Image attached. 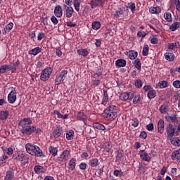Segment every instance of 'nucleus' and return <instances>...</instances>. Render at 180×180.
<instances>
[{"label":"nucleus","mask_w":180,"mask_h":180,"mask_svg":"<svg viewBox=\"0 0 180 180\" xmlns=\"http://www.w3.org/2000/svg\"><path fill=\"white\" fill-rule=\"evenodd\" d=\"M170 140L171 144L175 147L180 146V138L179 137H172Z\"/></svg>","instance_id":"obj_25"},{"label":"nucleus","mask_w":180,"mask_h":180,"mask_svg":"<svg viewBox=\"0 0 180 180\" xmlns=\"http://www.w3.org/2000/svg\"><path fill=\"white\" fill-rule=\"evenodd\" d=\"M15 71V67L13 66L12 64L10 65H4L0 67V74H4L5 72H8V71Z\"/></svg>","instance_id":"obj_7"},{"label":"nucleus","mask_w":180,"mask_h":180,"mask_svg":"<svg viewBox=\"0 0 180 180\" xmlns=\"http://www.w3.org/2000/svg\"><path fill=\"white\" fill-rule=\"evenodd\" d=\"M102 5V0H92L91 1V6H101Z\"/></svg>","instance_id":"obj_48"},{"label":"nucleus","mask_w":180,"mask_h":180,"mask_svg":"<svg viewBox=\"0 0 180 180\" xmlns=\"http://www.w3.org/2000/svg\"><path fill=\"white\" fill-rule=\"evenodd\" d=\"M13 176H14L13 170L11 169L10 171H7L4 180H12L13 179Z\"/></svg>","instance_id":"obj_37"},{"label":"nucleus","mask_w":180,"mask_h":180,"mask_svg":"<svg viewBox=\"0 0 180 180\" xmlns=\"http://www.w3.org/2000/svg\"><path fill=\"white\" fill-rule=\"evenodd\" d=\"M46 37V34L43 32H39L37 35V40L38 41H41V40H43Z\"/></svg>","instance_id":"obj_52"},{"label":"nucleus","mask_w":180,"mask_h":180,"mask_svg":"<svg viewBox=\"0 0 180 180\" xmlns=\"http://www.w3.org/2000/svg\"><path fill=\"white\" fill-rule=\"evenodd\" d=\"M8 115H9L8 111H1L0 112V119L1 120H6V119H8Z\"/></svg>","instance_id":"obj_45"},{"label":"nucleus","mask_w":180,"mask_h":180,"mask_svg":"<svg viewBox=\"0 0 180 180\" xmlns=\"http://www.w3.org/2000/svg\"><path fill=\"white\" fill-rule=\"evenodd\" d=\"M101 84V80L99 79H94L92 81V85L94 87L98 86V85H99Z\"/></svg>","instance_id":"obj_59"},{"label":"nucleus","mask_w":180,"mask_h":180,"mask_svg":"<svg viewBox=\"0 0 180 180\" xmlns=\"http://www.w3.org/2000/svg\"><path fill=\"white\" fill-rule=\"evenodd\" d=\"M69 158H70V150H65L60 155L58 161H60V162H65V161H68Z\"/></svg>","instance_id":"obj_9"},{"label":"nucleus","mask_w":180,"mask_h":180,"mask_svg":"<svg viewBox=\"0 0 180 180\" xmlns=\"http://www.w3.org/2000/svg\"><path fill=\"white\" fill-rule=\"evenodd\" d=\"M67 74H68V71L64 70H62L58 75L56 76L55 79V82L56 85H60V84H63L64 82L65 78H67Z\"/></svg>","instance_id":"obj_4"},{"label":"nucleus","mask_w":180,"mask_h":180,"mask_svg":"<svg viewBox=\"0 0 180 180\" xmlns=\"http://www.w3.org/2000/svg\"><path fill=\"white\" fill-rule=\"evenodd\" d=\"M135 86L136 88H141V86H143V82H141V79H136L135 81Z\"/></svg>","instance_id":"obj_53"},{"label":"nucleus","mask_w":180,"mask_h":180,"mask_svg":"<svg viewBox=\"0 0 180 180\" xmlns=\"http://www.w3.org/2000/svg\"><path fill=\"white\" fill-rule=\"evenodd\" d=\"M116 110L115 105H109L103 112L105 119L109 122H113L117 117V112Z\"/></svg>","instance_id":"obj_1"},{"label":"nucleus","mask_w":180,"mask_h":180,"mask_svg":"<svg viewBox=\"0 0 180 180\" xmlns=\"http://www.w3.org/2000/svg\"><path fill=\"white\" fill-rule=\"evenodd\" d=\"M26 151L28 152L31 155H34V157H43V150L40 149V148L36 145H33L32 143H27L25 145Z\"/></svg>","instance_id":"obj_2"},{"label":"nucleus","mask_w":180,"mask_h":180,"mask_svg":"<svg viewBox=\"0 0 180 180\" xmlns=\"http://www.w3.org/2000/svg\"><path fill=\"white\" fill-rule=\"evenodd\" d=\"M139 123H140V121H139V119L137 118L132 119L131 126H133L134 127H137L139 126Z\"/></svg>","instance_id":"obj_51"},{"label":"nucleus","mask_w":180,"mask_h":180,"mask_svg":"<svg viewBox=\"0 0 180 180\" xmlns=\"http://www.w3.org/2000/svg\"><path fill=\"white\" fill-rule=\"evenodd\" d=\"M159 110L160 113H167V112H168V103H165L163 105H162L159 108Z\"/></svg>","instance_id":"obj_38"},{"label":"nucleus","mask_w":180,"mask_h":180,"mask_svg":"<svg viewBox=\"0 0 180 180\" xmlns=\"http://www.w3.org/2000/svg\"><path fill=\"white\" fill-rule=\"evenodd\" d=\"M77 120L84 122V124H86V115L82 110L77 113Z\"/></svg>","instance_id":"obj_14"},{"label":"nucleus","mask_w":180,"mask_h":180,"mask_svg":"<svg viewBox=\"0 0 180 180\" xmlns=\"http://www.w3.org/2000/svg\"><path fill=\"white\" fill-rule=\"evenodd\" d=\"M53 114L56 115L58 119H67V117H68V114H65L64 115H63L60 111L55 110L53 111Z\"/></svg>","instance_id":"obj_34"},{"label":"nucleus","mask_w":180,"mask_h":180,"mask_svg":"<svg viewBox=\"0 0 180 180\" xmlns=\"http://www.w3.org/2000/svg\"><path fill=\"white\" fill-rule=\"evenodd\" d=\"M76 162L77 159L74 158L69 161V169H70V171H74V169H75Z\"/></svg>","instance_id":"obj_31"},{"label":"nucleus","mask_w":180,"mask_h":180,"mask_svg":"<svg viewBox=\"0 0 180 180\" xmlns=\"http://www.w3.org/2000/svg\"><path fill=\"white\" fill-rule=\"evenodd\" d=\"M49 151L50 154H51L52 157H56L58 153V149L56 147H54L53 146H50L49 147Z\"/></svg>","instance_id":"obj_27"},{"label":"nucleus","mask_w":180,"mask_h":180,"mask_svg":"<svg viewBox=\"0 0 180 180\" xmlns=\"http://www.w3.org/2000/svg\"><path fill=\"white\" fill-rule=\"evenodd\" d=\"M146 129H147V130H148V131H153V130H154V124L150 123V124H148L146 126Z\"/></svg>","instance_id":"obj_57"},{"label":"nucleus","mask_w":180,"mask_h":180,"mask_svg":"<svg viewBox=\"0 0 180 180\" xmlns=\"http://www.w3.org/2000/svg\"><path fill=\"white\" fill-rule=\"evenodd\" d=\"M133 98H134V92L133 91H130V92H122L120 95V99L121 101H131V99H132Z\"/></svg>","instance_id":"obj_5"},{"label":"nucleus","mask_w":180,"mask_h":180,"mask_svg":"<svg viewBox=\"0 0 180 180\" xmlns=\"http://www.w3.org/2000/svg\"><path fill=\"white\" fill-rule=\"evenodd\" d=\"M124 13V10L122 9V8H120L115 11L113 13V17L116 18V19H118V18H120V15H123Z\"/></svg>","instance_id":"obj_30"},{"label":"nucleus","mask_w":180,"mask_h":180,"mask_svg":"<svg viewBox=\"0 0 180 180\" xmlns=\"http://www.w3.org/2000/svg\"><path fill=\"white\" fill-rule=\"evenodd\" d=\"M34 171L35 174L40 175V174H44L46 172V169L41 165H36L34 167Z\"/></svg>","instance_id":"obj_19"},{"label":"nucleus","mask_w":180,"mask_h":180,"mask_svg":"<svg viewBox=\"0 0 180 180\" xmlns=\"http://www.w3.org/2000/svg\"><path fill=\"white\" fill-rule=\"evenodd\" d=\"M140 137L142 140H146V139H147V132L142 131L140 134Z\"/></svg>","instance_id":"obj_56"},{"label":"nucleus","mask_w":180,"mask_h":180,"mask_svg":"<svg viewBox=\"0 0 180 180\" xmlns=\"http://www.w3.org/2000/svg\"><path fill=\"white\" fill-rule=\"evenodd\" d=\"M173 86L174 88L179 89L180 88V81L176 80V81L173 82Z\"/></svg>","instance_id":"obj_60"},{"label":"nucleus","mask_w":180,"mask_h":180,"mask_svg":"<svg viewBox=\"0 0 180 180\" xmlns=\"http://www.w3.org/2000/svg\"><path fill=\"white\" fill-rule=\"evenodd\" d=\"M77 54L82 56V57H86L89 54V51L85 49H78Z\"/></svg>","instance_id":"obj_36"},{"label":"nucleus","mask_w":180,"mask_h":180,"mask_svg":"<svg viewBox=\"0 0 180 180\" xmlns=\"http://www.w3.org/2000/svg\"><path fill=\"white\" fill-rule=\"evenodd\" d=\"M137 36L138 37H144L145 36H146V34L144 32V31H139L137 33Z\"/></svg>","instance_id":"obj_63"},{"label":"nucleus","mask_w":180,"mask_h":180,"mask_svg":"<svg viewBox=\"0 0 180 180\" xmlns=\"http://www.w3.org/2000/svg\"><path fill=\"white\" fill-rule=\"evenodd\" d=\"M166 133L167 134V139L169 140H171L174 136H175V127H174V124H169L166 127Z\"/></svg>","instance_id":"obj_6"},{"label":"nucleus","mask_w":180,"mask_h":180,"mask_svg":"<svg viewBox=\"0 0 180 180\" xmlns=\"http://www.w3.org/2000/svg\"><path fill=\"white\" fill-rule=\"evenodd\" d=\"M147 96L148 99H154L157 96V91L154 89H150L148 91Z\"/></svg>","instance_id":"obj_33"},{"label":"nucleus","mask_w":180,"mask_h":180,"mask_svg":"<svg viewBox=\"0 0 180 180\" xmlns=\"http://www.w3.org/2000/svg\"><path fill=\"white\" fill-rule=\"evenodd\" d=\"M94 129H96L97 130H102L103 131L106 129L105 125L99 123V122H94L93 124Z\"/></svg>","instance_id":"obj_28"},{"label":"nucleus","mask_w":180,"mask_h":180,"mask_svg":"<svg viewBox=\"0 0 180 180\" xmlns=\"http://www.w3.org/2000/svg\"><path fill=\"white\" fill-rule=\"evenodd\" d=\"M8 101L9 103H15L16 101V91L13 90L10 92L8 96Z\"/></svg>","instance_id":"obj_12"},{"label":"nucleus","mask_w":180,"mask_h":180,"mask_svg":"<svg viewBox=\"0 0 180 180\" xmlns=\"http://www.w3.org/2000/svg\"><path fill=\"white\" fill-rule=\"evenodd\" d=\"M139 156L142 161H146V162H150V161H151V157H150L148 153H147L144 150H141L139 151Z\"/></svg>","instance_id":"obj_8"},{"label":"nucleus","mask_w":180,"mask_h":180,"mask_svg":"<svg viewBox=\"0 0 180 180\" xmlns=\"http://www.w3.org/2000/svg\"><path fill=\"white\" fill-rule=\"evenodd\" d=\"M108 102H109V94H108V90L103 89V94L101 105H103L104 106H105Z\"/></svg>","instance_id":"obj_17"},{"label":"nucleus","mask_w":180,"mask_h":180,"mask_svg":"<svg viewBox=\"0 0 180 180\" xmlns=\"http://www.w3.org/2000/svg\"><path fill=\"white\" fill-rule=\"evenodd\" d=\"M13 27V22L8 23L4 28V32H3L4 34H6L7 33H9L11 30H12Z\"/></svg>","instance_id":"obj_40"},{"label":"nucleus","mask_w":180,"mask_h":180,"mask_svg":"<svg viewBox=\"0 0 180 180\" xmlns=\"http://www.w3.org/2000/svg\"><path fill=\"white\" fill-rule=\"evenodd\" d=\"M125 56H127L130 60H136L137 58V56H139V53L137 51L130 50L129 51H125L124 53Z\"/></svg>","instance_id":"obj_10"},{"label":"nucleus","mask_w":180,"mask_h":180,"mask_svg":"<svg viewBox=\"0 0 180 180\" xmlns=\"http://www.w3.org/2000/svg\"><path fill=\"white\" fill-rule=\"evenodd\" d=\"M165 126V122H164V120L160 119L158 122V133H160V134H162V133H164Z\"/></svg>","instance_id":"obj_18"},{"label":"nucleus","mask_w":180,"mask_h":180,"mask_svg":"<svg viewBox=\"0 0 180 180\" xmlns=\"http://www.w3.org/2000/svg\"><path fill=\"white\" fill-rule=\"evenodd\" d=\"M179 26H180V22H175L170 25L169 30H171V32H175V30H178V29H179Z\"/></svg>","instance_id":"obj_32"},{"label":"nucleus","mask_w":180,"mask_h":180,"mask_svg":"<svg viewBox=\"0 0 180 180\" xmlns=\"http://www.w3.org/2000/svg\"><path fill=\"white\" fill-rule=\"evenodd\" d=\"M101 22L99 21H94L92 23V29L94 30H99V29H101Z\"/></svg>","instance_id":"obj_44"},{"label":"nucleus","mask_w":180,"mask_h":180,"mask_svg":"<svg viewBox=\"0 0 180 180\" xmlns=\"http://www.w3.org/2000/svg\"><path fill=\"white\" fill-rule=\"evenodd\" d=\"M166 119L167 122H170V123H175L177 117L176 115H172L170 116L167 117Z\"/></svg>","instance_id":"obj_47"},{"label":"nucleus","mask_w":180,"mask_h":180,"mask_svg":"<svg viewBox=\"0 0 180 180\" xmlns=\"http://www.w3.org/2000/svg\"><path fill=\"white\" fill-rule=\"evenodd\" d=\"M112 147H113V145L112 144V142L107 141V142L104 143L103 148H104V150L107 153H110V150H112Z\"/></svg>","instance_id":"obj_26"},{"label":"nucleus","mask_w":180,"mask_h":180,"mask_svg":"<svg viewBox=\"0 0 180 180\" xmlns=\"http://www.w3.org/2000/svg\"><path fill=\"white\" fill-rule=\"evenodd\" d=\"M164 18L165 19L166 22H172V15L169 12H166L164 13Z\"/></svg>","instance_id":"obj_43"},{"label":"nucleus","mask_w":180,"mask_h":180,"mask_svg":"<svg viewBox=\"0 0 180 180\" xmlns=\"http://www.w3.org/2000/svg\"><path fill=\"white\" fill-rule=\"evenodd\" d=\"M89 164L90 167L95 168V167H98V165H99V160L98 158H92L89 160Z\"/></svg>","instance_id":"obj_29"},{"label":"nucleus","mask_w":180,"mask_h":180,"mask_svg":"<svg viewBox=\"0 0 180 180\" xmlns=\"http://www.w3.org/2000/svg\"><path fill=\"white\" fill-rule=\"evenodd\" d=\"M115 154V161L117 162H120V161H122V158H123V150L119 149L118 150H116Z\"/></svg>","instance_id":"obj_20"},{"label":"nucleus","mask_w":180,"mask_h":180,"mask_svg":"<svg viewBox=\"0 0 180 180\" xmlns=\"http://www.w3.org/2000/svg\"><path fill=\"white\" fill-rule=\"evenodd\" d=\"M65 15L66 18H72V13H74V8L72 6H67L65 5Z\"/></svg>","instance_id":"obj_16"},{"label":"nucleus","mask_w":180,"mask_h":180,"mask_svg":"<svg viewBox=\"0 0 180 180\" xmlns=\"http://www.w3.org/2000/svg\"><path fill=\"white\" fill-rule=\"evenodd\" d=\"M133 64L135 68L138 69L139 71H141V61H140V59L139 58L134 60Z\"/></svg>","instance_id":"obj_35"},{"label":"nucleus","mask_w":180,"mask_h":180,"mask_svg":"<svg viewBox=\"0 0 180 180\" xmlns=\"http://www.w3.org/2000/svg\"><path fill=\"white\" fill-rule=\"evenodd\" d=\"M51 20L53 25H57L58 23V20L54 15L51 18Z\"/></svg>","instance_id":"obj_61"},{"label":"nucleus","mask_w":180,"mask_h":180,"mask_svg":"<svg viewBox=\"0 0 180 180\" xmlns=\"http://www.w3.org/2000/svg\"><path fill=\"white\" fill-rule=\"evenodd\" d=\"M148 50H150L148 45H145L143 48L142 56H148Z\"/></svg>","instance_id":"obj_49"},{"label":"nucleus","mask_w":180,"mask_h":180,"mask_svg":"<svg viewBox=\"0 0 180 180\" xmlns=\"http://www.w3.org/2000/svg\"><path fill=\"white\" fill-rule=\"evenodd\" d=\"M41 53V48L37 46L34 49H32L28 51V53L31 56H37V54Z\"/></svg>","instance_id":"obj_23"},{"label":"nucleus","mask_w":180,"mask_h":180,"mask_svg":"<svg viewBox=\"0 0 180 180\" xmlns=\"http://www.w3.org/2000/svg\"><path fill=\"white\" fill-rule=\"evenodd\" d=\"M63 134V127L58 126L56 129L53 131V136L56 139L57 137H60Z\"/></svg>","instance_id":"obj_13"},{"label":"nucleus","mask_w":180,"mask_h":180,"mask_svg":"<svg viewBox=\"0 0 180 180\" xmlns=\"http://www.w3.org/2000/svg\"><path fill=\"white\" fill-rule=\"evenodd\" d=\"M132 102L134 105H137V103H140V102H141V96L140 94H137L135 96H134V99Z\"/></svg>","instance_id":"obj_46"},{"label":"nucleus","mask_w":180,"mask_h":180,"mask_svg":"<svg viewBox=\"0 0 180 180\" xmlns=\"http://www.w3.org/2000/svg\"><path fill=\"white\" fill-rule=\"evenodd\" d=\"M176 9L178 12H180V1L176 0Z\"/></svg>","instance_id":"obj_64"},{"label":"nucleus","mask_w":180,"mask_h":180,"mask_svg":"<svg viewBox=\"0 0 180 180\" xmlns=\"http://www.w3.org/2000/svg\"><path fill=\"white\" fill-rule=\"evenodd\" d=\"M23 123H24V126H26V124H32V121L30 118H24Z\"/></svg>","instance_id":"obj_55"},{"label":"nucleus","mask_w":180,"mask_h":180,"mask_svg":"<svg viewBox=\"0 0 180 180\" xmlns=\"http://www.w3.org/2000/svg\"><path fill=\"white\" fill-rule=\"evenodd\" d=\"M167 86H168V82H167V81H164V80L158 82V84H156V88H160V89L167 88Z\"/></svg>","instance_id":"obj_41"},{"label":"nucleus","mask_w":180,"mask_h":180,"mask_svg":"<svg viewBox=\"0 0 180 180\" xmlns=\"http://www.w3.org/2000/svg\"><path fill=\"white\" fill-rule=\"evenodd\" d=\"M165 58L167 61H174V60L175 59V55L174 54V53L166 52L165 53Z\"/></svg>","instance_id":"obj_21"},{"label":"nucleus","mask_w":180,"mask_h":180,"mask_svg":"<svg viewBox=\"0 0 180 180\" xmlns=\"http://www.w3.org/2000/svg\"><path fill=\"white\" fill-rule=\"evenodd\" d=\"M54 15L56 18H63V8H61V6L58 5L55 7Z\"/></svg>","instance_id":"obj_15"},{"label":"nucleus","mask_w":180,"mask_h":180,"mask_svg":"<svg viewBox=\"0 0 180 180\" xmlns=\"http://www.w3.org/2000/svg\"><path fill=\"white\" fill-rule=\"evenodd\" d=\"M149 12L150 13H152V14L158 15L159 13H161V8H160V6H158V7L151 6L149 8Z\"/></svg>","instance_id":"obj_22"},{"label":"nucleus","mask_w":180,"mask_h":180,"mask_svg":"<svg viewBox=\"0 0 180 180\" xmlns=\"http://www.w3.org/2000/svg\"><path fill=\"white\" fill-rule=\"evenodd\" d=\"M128 8L129 9H131V12H132V13H134L136 12V4L129 3Z\"/></svg>","instance_id":"obj_50"},{"label":"nucleus","mask_w":180,"mask_h":180,"mask_svg":"<svg viewBox=\"0 0 180 180\" xmlns=\"http://www.w3.org/2000/svg\"><path fill=\"white\" fill-rule=\"evenodd\" d=\"M53 70L54 69L53 68V67H48L43 70L40 75L41 81H43L44 82H46V81H49L50 75H51V73Z\"/></svg>","instance_id":"obj_3"},{"label":"nucleus","mask_w":180,"mask_h":180,"mask_svg":"<svg viewBox=\"0 0 180 180\" xmlns=\"http://www.w3.org/2000/svg\"><path fill=\"white\" fill-rule=\"evenodd\" d=\"M36 131V127L34 126H29L25 125L23 127V134H32V133H34Z\"/></svg>","instance_id":"obj_11"},{"label":"nucleus","mask_w":180,"mask_h":180,"mask_svg":"<svg viewBox=\"0 0 180 180\" xmlns=\"http://www.w3.org/2000/svg\"><path fill=\"white\" fill-rule=\"evenodd\" d=\"M81 0H73V5L77 12H79V6H81Z\"/></svg>","instance_id":"obj_42"},{"label":"nucleus","mask_w":180,"mask_h":180,"mask_svg":"<svg viewBox=\"0 0 180 180\" xmlns=\"http://www.w3.org/2000/svg\"><path fill=\"white\" fill-rule=\"evenodd\" d=\"M86 167H87V165H86V163H85V162H81V163L79 165V169H81L82 171H85V169H86Z\"/></svg>","instance_id":"obj_54"},{"label":"nucleus","mask_w":180,"mask_h":180,"mask_svg":"<svg viewBox=\"0 0 180 180\" xmlns=\"http://www.w3.org/2000/svg\"><path fill=\"white\" fill-rule=\"evenodd\" d=\"M101 75H102V72H98L96 73H93L91 74V78H99V77H101Z\"/></svg>","instance_id":"obj_58"},{"label":"nucleus","mask_w":180,"mask_h":180,"mask_svg":"<svg viewBox=\"0 0 180 180\" xmlns=\"http://www.w3.org/2000/svg\"><path fill=\"white\" fill-rule=\"evenodd\" d=\"M66 139L67 140H73L74 139V131L70 129L66 132Z\"/></svg>","instance_id":"obj_39"},{"label":"nucleus","mask_w":180,"mask_h":180,"mask_svg":"<svg viewBox=\"0 0 180 180\" xmlns=\"http://www.w3.org/2000/svg\"><path fill=\"white\" fill-rule=\"evenodd\" d=\"M115 176H120L122 175V170L115 169L114 171Z\"/></svg>","instance_id":"obj_62"},{"label":"nucleus","mask_w":180,"mask_h":180,"mask_svg":"<svg viewBox=\"0 0 180 180\" xmlns=\"http://www.w3.org/2000/svg\"><path fill=\"white\" fill-rule=\"evenodd\" d=\"M115 65L118 68H121L122 67H126V60L120 58L115 61Z\"/></svg>","instance_id":"obj_24"}]
</instances>
